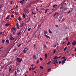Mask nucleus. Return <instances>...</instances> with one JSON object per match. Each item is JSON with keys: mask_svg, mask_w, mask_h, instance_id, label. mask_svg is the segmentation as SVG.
<instances>
[{"mask_svg": "<svg viewBox=\"0 0 76 76\" xmlns=\"http://www.w3.org/2000/svg\"><path fill=\"white\" fill-rule=\"evenodd\" d=\"M16 32V28H11V32H12V34L14 35L15 33Z\"/></svg>", "mask_w": 76, "mask_h": 76, "instance_id": "obj_1", "label": "nucleus"}, {"mask_svg": "<svg viewBox=\"0 0 76 76\" xmlns=\"http://www.w3.org/2000/svg\"><path fill=\"white\" fill-rule=\"evenodd\" d=\"M17 61L18 62H21L22 61V58H18L17 59Z\"/></svg>", "mask_w": 76, "mask_h": 76, "instance_id": "obj_2", "label": "nucleus"}, {"mask_svg": "<svg viewBox=\"0 0 76 76\" xmlns=\"http://www.w3.org/2000/svg\"><path fill=\"white\" fill-rule=\"evenodd\" d=\"M28 51V49L27 48H25L24 49V50H23V51L24 54H25V53H26V51Z\"/></svg>", "mask_w": 76, "mask_h": 76, "instance_id": "obj_3", "label": "nucleus"}, {"mask_svg": "<svg viewBox=\"0 0 76 76\" xmlns=\"http://www.w3.org/2000/svg\"><path fill=\"white\" fill-rule=\"evenodd\" d=\"M33 59H36V60H37V56L35 55H34L33 56Z\"/></svg>", "mask_w": 76, "mask_h": 76, "instance_id": "obj_4", "label": "nucleus"}, {"mask_svg": "<svg viewBox=\"0 0 76 76\" xmlns=\"http://www.w3.org/2000/svg\"><path fill=\"white\" fill-rule=\"evenodd\" d=\"M10 40H11V41H12V40L13 41V40L15 39V38H13L12 36H11V35H10Z\"/></svg>", "mask_w": 76, "mask_h": 76, "instance_id": "obj_5", "label": "nucleus"}, {"mask_svg": "<svg viewBox=\"0 0 76 76\" xmlns=\"http://www.w3.org/2000/svg\"><path fill=\"white\" fill-rule=\"evenodd\" d=\"M10 23H7L5 25V26H10Z\"/></svg>", "mask_w": 76, "mask_h": 76, "instance_id": "obj_6", "label": "nucleus"}, {"mask_svg": "<svg viewBox=\"0 0 76 76\" xmlns=\"http://www.w3.org/2000/svg\"><path fill=\"white\" fill-rule=\"evenodd\" d=\"M67 9V8L66 7H64L62 10L63 12H64L65 10H66Z\"/></svg>", "mask_w": 76, "mask_h": 76, "instance_id": "obj_7", "label": "nucleus"}, {"mask_svg": "<svg viewBox=\"0 0 76 76\" xmlns=\"http://www.w3.org/2000/svg\"><path fill=\"white\" fill-rule=\"evenodd\" d=\"M45 37H46V38H49V39H50V37L49 36H48L47 35L45 34Z\"/></svg>", "mask_w": 76, "mask_h": 76, "instance_id": "obj_8", "label": "nucleus"}, {"mask_svg": "<svg viewBox=\"0 0 76 76\" xmlns=\"http://www.w3.org/2000/svg\"><path fill=\"white\" fill-rule=\"evenodd\" d=\"M16 26L18 29H19V25L18 23H17Z\"/></svg>", "mask_w": 76, "mask_h": 76, "instance_id": "obj_9", "label": "nucleus"}, {"mask_svg": "<svg viewBox=\"0 0 76 76\" xmlns=\"http://www.w3.org/2000/svg\"><path fill=\"white\" fill-rule=\"evenodd\" d=\"M10 15H7V17H6V18H5V19H9V17H10Z\"/></svg>", "mask_w": 76, "mask_h": 76, "instance_id": "obj_10", "label": "nucleus"}, {"mask_svg": "<svg viewBox=\"0 0 76 76\" xmlns=\"http://www.w3.org/2000/svg\"><path fill=\"white\" fill-rule=\"evenodd\" d=\"M58 57H57V56H55V57L53 58V59L54 60H55V59H56V60H57V59H58Z\"/></svg>", "mask_w": 76, "mask_h": 76, "instance_id": "obj_11", "label": "nucleus"}, {"mask_svg": "<svg viewBox=\"0 0 76 76\" xmlns=\"http://www.w3.org/2000/svg\"><path fill=\"white\" fill-rule=\"evenodd\" d=\"M17 19L19 21H20L22 20V19L20 17H18L17 18Z\"/></svg>", "mask_w": 76, "mask_h": 76, "instance_id": "obj_12", "label": "nucleus"}, {"mask_svg": "<svg viewBox=\"0 0 76 76\" xmlns=\"http://www.w3.org/2000/svg\"><path fill=\"white\" fill-rule=\"evenodd\" d=\"M5 42H6L7 44H9V40L7 39L6 40Z\"/></svg>", "mask_w": 76, "mask_h": 76, "instance_id": "obj_13", "label": "nucleus"}, {"mask_svg": "<svg viewBox=\"0 0 76 76\" xmlns=\"http://www.w3.org/2000/svg\"><path fill=\"white\" fill-rule=\"evenodd\" d=\"M56 6H57V5H56V4L53 5V7L54 8H56Z\"/></svg>", "mask_w": 76, "mask_h": 76, "instance_id": "obj_14", "label": "nucleus"}, {"mask_svg": "<svg viewBox=\"0 0 76 76\" xmlns=\"http://www.w3.org/2000/svg\"><path fill=\"white\" fill-rule=\"evenodd\" d=\"M23 25H24V23H22L21 25L20 26V28H22V27L23 26Z\"/></svg>", "mask_w": 76, "mask_h": 76, "instance_id": "obj_15", "label": "nucleus"}, {"mask_svg": "<svg viewBox=\"0 0 76 76\" xmlns=\"http://www.w3.org/2000/svg\"><path fill=\"white\" fill-rule=\"evenodd\" d=\"M65 61H64V60H63L61 62V63L62 64H64V63H65Z\"/></svg>", "mask_w": 76, "mask_h": 76, "instance_id": "obj_16", "label": "nucleus"}, {"mask_svg": "<svg viewBox=\"0 0 76 76\" xmlns=\"http://www.w3.org/2000/svg\"><path fill=\"white\" fill-rule=\"evenodd\" d=\"M23 17L24 18H25V15L24 13H23Z\"/></svg>", "mask_w": 76, "mask_h": 76, "instance_id": "obj_17", "label": "nucleus"}, {"mask_svg": "<svg viewBox=\"0 0 76 76\" xmlns=\"http://www.w3.org/2000/svg\"><path fill=\"white\" fill-rule=\"evenodd\" d=\"M4 42H5V40L2 39V43H3V44H4Z\"/></svg>", "mask_w": 76, "mask_h": 76, "instance_id": "obj_18", "label": "nucleus"}, {"mask_svg": "<svg viewBox=\"0 0 76 76\" xmlns=\"http://www.w3.org/2000/svg\"><path fill=\"white\" fill-rule=\"evenodd\" d=\"M49 32L50 33V34H51V33H52V31H50V29H49L48 30Z\"/></svg>", "mask_w": 76, "mask_h": 76, "instance_id": "obj_19", "label": "nucleus"}, {"mask_svg": "<svg viewBox=\"0 0 76 76\" xmlns=\"http://www.w3.org/2000/svg\"><path fill=\"white\" fill-rule=\"evenodd\" d=\"M48 10V9H46L45 12V14L46 13H47V10Z\"/></svg>", "mask_w": 76, "mask_h": 76, "instance_id": "obj_20", "label": "nucleus"}, {"mask_svg": "<svg viewBox=\"0 0 76 76\" xmlns=\"http://www.w3.org/2000/svg\"><path fill=\"white\" fill-rule=\"evenodd\" d=\"M22 1H20V3H21V4H23V3H24V2H22Z\"/></svg>", "mask_w": 76, "mask_h": 76, "instance_id": "obj_21", "label": "nucleus"}, {"mask_svg": "<svg viewBox=\"0 0 76 76\" xmlns=\"http://www.w3.org/2000/svg\"><path fill=\"white\" fill-rule=\"evenodd\" d=\"M37 64H38L39 63V61H38V59L36 61Z\"/></svg>", "mask_w": 76, "mask_h": 76, "instance_id": "obj_22", "label": "nucleus"}, {"mask_svg": "<svg viewBox=\"0 0 76 76\" xmlns=\"http://www.w3.org/2000/svg\"><path fill=\"white\" fill-rule=\"evenodd\" d=\"M51 70V69L49 68V69L48 70V72H49L50 70Z\"/></svg>", "mask_w": 76, "mask_h": 76, "instance_id": "obj_23", "label": "nucleus"}, {"mask_svg": "<svg viewBox=\"0 0 76 76\" xmlns=\"http://www.w3.org/2000/svg\"><path fill=\"white\" fill-rule=\"evenodd\" d=\"M20 45H22V44H19V45H17V47H20Z\"/></svg>", "mask_w": 76, "mask_h": 76, "instance_id": "obj_24", "label": "nucleus"}, {"mask_svg": "<svg viewBox=\"0 0 76 76\" xmlns=\"http://www.w3.org/2000/svg\"><path fill=\"white\" fill-rule=\"evenodd\" d=\"M40 69H42H42H43V67H42V66H40Z\"/></svg>", "mask_w": 76, "mask_h": 76, "instance_id": "obj_25", "label": "nucleus"}, {"mask_svg": "<svg viewBox=\"0 0 76 76\" xmlns=\"http://www.w3.org/2000/svg\"><path fill=\"white\" fill-rule=\"evenodd\" d=\"M44 34H47V31H45Z\"/></svg>", "mask_w": 76, "mask_h": 76, "instance_id": "obj_26", "label": "nucleus"}, {"mask_svg": "<svg viewBox=\"0 0 76 76\" xmlns=\"http://www.w3.org/2000/svg\"><path fill=\"white\" fill-rule=\"evenodd\" d=\"M38 38H41V36H40L39 34V36L38 37Z\"/></svg>", "mask_w": 76, "mask_h": 76, "instance_id": "obj_27", "label": "nucleus"}, {"mask_svg": "<svg viewBox=\"0 0 76 76\" xmlns=\"http://www.w3.org/2000/svg\"><path fill=\"white\" fill-rule=\"evenodd\" d=\"M40 60H41V61H42V60H43V59H42V58H40Z\"/></svg>", "mask_w": 76, "mask_h": 76, "instance_id": "obj_28", "label": "nucleus"}, {"mask_svg": "<svg viewBox=\"0 0 76 76\" xmlns=\"http://www.w3.org/2000/svg\"><path fill=\"white\" fill-rule=\"evenodd\" d=\"M66 49H67V47H66L64 49V51H66Z\"/></svg>", "mask_w": 76, "mask_h": 76, "instance_id": "obj_29", "label": "nucleus"}, {"mask_svg": "<svg viewBox=\"0 0 76 76\" xmlns=\"http://www.w3.org/2000/svg\"><path fill=\"white\" fill-rule=\"evenodd\" d=\"M50 63H51V61H50V62H48L47 63V64H50Z\"/></svg>", "mask_w": 76, "mask_h": 76, "instance_id": "obj_30", "label": "nucleus"}, {"mask_svg": "<svg viewBox=\"0 0 76 76\" xmlns=\"http://www.w3.org/2000/svg\"><path fill=\"white\" fill-rule=\"evenodd\" d=\"M45 57H46L47 56V54L45 53Z\"/></svg>", "mask_w": 76, "mask_h": 76, "instance_id": "obj_31", "label": "nucleus"}, {"mask_svg": "<svg viewBox=\"0 0 76 76\" xmlns=\"http://www.w3.org/2000/svg\"><path fill=\"white\" fill-rule=\"evenodd\" d=\"M61 58H63V59H65V58H66V57L64 56L63 57H62Z\"/></svg>", "mask_w": 76, "mask_h": 76, "instance_id": "obj_32", "label": "nucleus"}, {"mask_svg": "<svg viewBox=\"0 0 76 76\" xmlns=\"http://www.w3.org/2000/svg\"><path fill=\"white\" fill-rule=\"evenodd\" d=\"M31 28H28V31H31Z\"/></svg>", "mask_w": 76, "mask_h": 76, "instance_id": "obj_33", "label": "nucleus"}, {"mask_svg": "<svg viewBox=\"0 0 76 76\" xmlns=\"http://www.w3.org/2000/svg\"><path fill=\"white\" fill-rule=\"evenodd\" d=\"M56 60H56V59L54 60L53 61V62H55L56 63Z\"/></svg>", "mask_w": 76, "mask_h": 76, "instance_id": "obj_34", "label": "nucleus"}, {"mask_svg": "<svg viewBox=\"0 0 76 76\" xmlns=\"http://www.w3.org/2000/svg\"><path fill=\"white\" fill-rule=\"evenodd\" d=\"M72 45H75V42H73L72 43Z\"/></svg>", "mask_w": 76, "mask_h": 76, "instance_id": "obj_35", "label": "nucleus"}, {"mask_svg": "<svg viewBox=\"0 0 76 76\" xmlns=\"http://www.w3.org/2000/svg\"><path fill=\"white\" fill-rule=\"evenodd\" d=\"M11 70H12V68H10L9 69V70L10 72L11 71Z\"/></svg>", "mask_w": 76, "mask_h": 76, "instance_id": "obj_36", "label": "nucleus"}, {"mask_svg": "<svg viewBox=\"0 0 76 76\" xmlns=\"http://www.w3.org/2000/svg\"><path fill=\"white\" fill-rule=\"evenodd\" d=\"M70 43H68L67 44V45H70Z\"/></svg>", "mask_w": 76, "mask_h": 76, "instance_id": "obj_37", "label": "nucleus"}, {"mask_svg": "<svg viewBox=\"0 0 76 76\" xmlns=\"http://www.w3.org/2000/svg\"><path fill=\"white\" fill-rule=\"evenodd\" d=\"M56 49H55L54 51H53V53H56Z\"/></svg>", "mask_w": 76, "mask_h": 76, "instance_id": "obj_38", "label": "nucleus"}, {"mask_svg": "<svg viewBox=\"0 0 76 76\" xmlns=\"http://www.w3.org/2000/svg\"><path fill=\"white\" fill-rule=\"evenodd\" d=\"M21 32H19V33H18L17 34V35H19V34H20Z\"/></svg>", "mask_w": 76, "mask_h": 76, "instance_id": "obj_39", "label": "nucleus"}, {"mask_svg": "<svg viewBox=\"0 0 76 76\" xmlns=\"http://www.w3.org/2000/svg\"><path fill=\"white\" fill-rule=\"evenodd\" d=\"M53 47H54V48H56V44H55L53 46Z\"/></svg>", "mask_w": 76, "mask_h": 76, "instance_id": "obj_40", "label": "nucleus"}, {"mask_svg": "<svg viewBox=\"0 0 76 76\" xmlns=\"http://www.w3.org/2000/svg\"><path fill=\"white\" fill-rule=\"evenodd\" d=\"M56 14H54V16H53L54 18H55V17L56 16Z\"/></svg>", "mask_w": 76, "mask_h": 76, "instance_id": "obj_41", "label": "nucleus"}, {"mask_svg": "<svg viewBox=\"0 0 76 76\" xmlns=\"http://www.w3.org/2000/svg\"><path fill=\"white\" fill-rule=\"evenodd\" d=\"M14 16L13 15H12L11 16V18H13V17H14Z\"/></svg>", "mask_w": 76, "mask_h": 76, "instance_id": "obj_42", "label": "nucleus"}, {"mask_svg": "<svg viewBox=\"0 0 76 76\" xmlns=\"http://www.w3.org/2000/svg\"><path fill=\"white\" fill-rule=\"evenodd\" d=\"M55 14H57V15H58V12H55Z\"/></svg>", "mask_w": 76, "mask_h": 76, "instance_id": "obj_43", "label": "nucleus"}, {"mask_svg": "<svg viewBox=\"0 0 76 76\" xmlns=\"http://www.w3.org/2000/svg\"><path fill=\"white\" fill-rule=\"evenodd\" d=\"M61 63V62L60 61H59L58 63L59 64H60Z\"/></svg>", "mask_w": 76, "mask_h": 76, "instance_id": "obj_44", "label": "nucleus"}, {"mask_svg": "<svg viewBox=\"0 0 76 76\" xmlns=\"http://www.w3.org/2000/svg\"><path fill=\"white\" fill-rule=\"evenodd\" d=\"M66 60H67V58H66V59H64L63 60L64 61H66Z\"/></svg>", "mask_w": 76, "mask_h": 76, "instance_id": "obj_45", "label": "nucleus"}, {"mask_svg": "<svg viewBox=\"0 0 76 76\" xmlns=\"http://www.w3.org/2000/svg\"><path fill=\"white\" fill-rule=\"evenodd\" d=\"M10 4H12V1H11L10 2Z\"/></svg>", "mask_w": 76, "mask_h": 76, "instance_id": "obj_46", "label": "nucleus"}, {"mask_svg": "<svg viewBox=\"0 0 76 76\" xmlns=\"http://www.w3.org/2000/svg\"><path fill=\"white\" fill-rule=\"evenodd\" d=\"M31 69H32V68L31 67H30L29 69V70H31Z\"/></svg>", "mask_w": 76, "mask_h": 76, "instance_id": "obj_47", "label": "nucleus"}, {"mask_svg": "<svg viewBox=\"0 0 76 76\" xmlns=\"http://www.w3.org/2000/svg\"><path fill=\"white\" fill-rule=\"evenodd\" d=\"M17 72H20V70H17Z\"/></svg>", "mask_w": 76, "mask_h": 76, "instance_id": "obj_48", "label": "nucleus"}, {"mask_svg": "<svg viewBox=\"0 0 76 76\" xmlns=\"http://www.w3.org/2000/svg\"><path fill=\"white\" fill-rule=\"evenodd\" d=\"M38 13H39V14H41V12H39V11H38Z\"/></svg>", "mask_w": 76, "mask_h": 76, "instance_id": "obj_49", "label": "nucleus"}, {"mask_svg": "<svg viewBox=\"0 0 76 76\" xmlns=\"http://www.w3.org/2000/svg\"><path fill=\"white\" fill-rule=\"evenodd\" d=\"M15 76H17V74H14Z\"/></svg>", "mask_w": 76, "mask_h": 76, "instance_id": "obj_50", "label": "nucleus"}, {"mask_svg": "<svg viewBox=\"0 0 76 76\" xmlns=\"http://www.w3.org/2000/svg\"><path fill=\"white\" fill-rule=\"evenodd\" d=\"M34 66V64H32V65H31V67H33V66Z\"/></svg>", "mask_w": 76, "mask_h": 76, "instance_id": "obj_51", "label": "nucleus"}, {"mask_svg": "<svg viewBox=\"0 0 76 76\" xmlns=\"http://www.w3.org/2000/svg\"><path fill=\"white\" fill-rule=\"evenodd\" d=\"M2 5H0V8L1 9Z\"/></svg>", "mask_w": 76, "mask_h": 76, "instance_id": "obj_52", "label": "nucleus"}, {"mask_svg": "<svg viewBox=\"0 0 76 76\" xmlns=\"http://www.w3.org/2000/svg\"><path fill=\"white\" fill-rule=\"evenodd\" d=\"M65 38L66 40H68V38L67 37H66Z\"/></svg>", "mask_w": 76, "mask_h": 76, "instance_id": "obj_53", "label": "nucleus"}, {"mask_svg": "<svg viewBox=\"0 0 76 76\" xmlns=\"http://www.w3.org/2000/svg\"><path fill=\"white\" fill-rule=\"evenodd\" d=\"M32 69L33 70H34L35 69V68H34L33 67Z\"/></svg>", "mask_w": 76, "mask_h": 76, "instance_id": "obj_54", "label": "nucleus"}, {"mask_svg": "<svg viewBox=\"0 0 76 76\" xmlns=\"http://www.w3.org/2000/svg\"><path fill=\"white\" fill-rule=\"evenodd\" d=\"M44 48H46V45H45L44 46Z\"/></svg>", "mask_w": 76, "mask_h": 76, "instance_id": "obj_55", "label": "nucleus"}, {"mask_svg": "<svg viewBox=\"0 0 76 76\" xmlns=\"http://www.w3.org/2000/svg\"><path fill=\"white\" fill-rule=\"evenodd\" d=\"M56 64H57V63H58V62H57V61L56 60Z\"/></svg>", "mask_w": 76, "mask_h": 76, "instance_id": "obj_56", "label": "nucleus"}, {"mask_svg": "<svg viewBox=\"0 0 76 76\" xmlns=\"http://www.w3.org/2000/svg\"><path fill=\"white\" fill-rule=\"evenodd\" d=\"M14 74H17V72H16V71H15V72Z\"/></svg>", "mask_w": 76, "mask_h": 76, "instance_id": "obj_57", "label": "nucleus"}, {"mask_svg": "<svg viewBox=\"0 0 76 76\" xmlns=\"http://www.w3.org/2000/svg\"><path fill=\"white\" fill-rule=\"evenodd\" d=\"M36 9L37 11H38V9H37V7L36 8Z\"/></svg>", "mask_w": 76, "mask_h": 76, "instance_id": "obj_58", "label": "nucleus"}, {"mask_svg": "<svg viewBox=\"0 0 76 76\" xmlns=\"http://www.w3.org/2000/svg\"><path fill=\"white\" fill-rule=\"evenodd\" d=\"M3 34V32H1L0 33V35H1V34Z\"/></svg>", "mask_w": 76, "mask_h": 76, "instance_id": "obj_59", "label": "nucleus"}, {"mask_svg": "<svg viewBox=\"0 0 76 76\" xmlns=\"http://www.w3.org/2000/svg\"><path fill=\"white\" fill-rule=\"evenodd\" d=\"M16 8H18V6L17 5H16Z\"/></svg>", "mask_w": 76, "mask_h": 76, "instance_id": "obj_60", "label": "nucleus"}, {"mask_svg": "<svg viewBox=\"0 0 76 76\" xmlns=\"http://www.w3.org/2000/svg\"><path fill=\"white\" fill-rule=\"evenodd\" d=\"M55 45H56H56H58V44L57 43V44H55Z\"/></svg>", "mask_w": 76, "mask_h": 76, "instance_id": "obj_61", "label": "nucleus"}, {"mask_svg": "<svg viewBox=\"0 0 76 76\" xmlns=\"http://www.w3.org/2000/svg\"><path fill=\"white\" fill-rule=\"evenodd\" d=\"M17 49H14V51H16V50Z\"/></svg>", "mask_w": 76, "mask_h": 76, "instance_id": "obj_62", "label": "nucleus"}, {"mask_svg": "<svg viewBox=\"0 0 76 76\" xmlns=\"http://www.w3.org/2000/svg\"><path fill=\"white\" fill-rule=\"evenodd\" d=\"M68 13H70V11H69V12H67Z\"/></svg>", "mask_w": 76, "mask_h": 76, "instance_id": "obj_63", "label": "nucleus"}, {"mask_svg": "<svg viewBox=\"0 0 76 76\" xmlns=\"http://www.w3.org/2000/svg\"><path fill=\"white\" fill-rule=\"evenodd\" d=\"M74 43L75 44H76V42L75 41H74Z\"/></svg>", "mask_w": 76, "mask_h": 76, "instance_id": "obj_64", "label": "nucleus"}]
</instances>
